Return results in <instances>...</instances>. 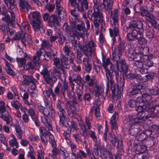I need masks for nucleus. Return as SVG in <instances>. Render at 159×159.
Returning a JSON list of instances; mask_svg holds the SVG:
<instances>
[{
	"label": "nucleus",
	"mask_w": 159,
	"mask_h": 159,
	"mask_svg": "<svg viewBox=\"0 0 159 159\" xmlns=\"http://www.w3.org/2000/svg\"><path fill=\"white\" fill-rule=\"evenodd\" d=\"M136 110L138 113L137 117L135 115H129L128 120L130 123L131 128H133L134 125H141L145 120L151 117V116L145 115V111L155 116L157 114V111H156V106L151 105L148 102L147 104L143 106H138L136 107Z\"/></svg>",
	"instance_id": "1"
},
{
	"label": "nucleus",
	"mask_w": 159,
	"mask_h": 159,
	"mask_svg": "<svg viewBox=\"0 0 159 159\" xmlns=\"http://www.w3.org/2000/svg\"><path fill=\"white\" fill-rule=\"evenodd\" d=\"M119 16V11L117 9L111 11V27L109 30L110 35L112 38V45L116 41V37L120 35Z\"/></svg>",
	"instance_id": "2"
},
{
	"label": "nucleus",
	"mask_w": 159,
	"mask_h": 159,
	"mask_svg": "<svg viewBox=\"0 0 159 159\" xmlns=\"http://www.w3.org/2000/svg\"><path fill=\"white\" fill-rule=\"evenodd\" d=\"M63 50L64 54H61L60 60L63 67L67 68V66L69 65V62L72 63L75 58V55L70 45L66 43L63 47Z\"/></svg>",
	"instance_id": "3"
},
{
	"label": "nucleus",
	"mask_w": 159,
	"mask_h": 159,
	"mask_svg": "<svg viewBox=\"0 0 159 159\" xmlns=\"http://www.w3.org/2000/svg\"><path fill=\"white\" fill-rule=\"evenodd\" d=\"M40 73L43 76L45 82L51 86H53L54 83L57 81V77L59 78H60L57 74L54 73L53 70L51 72L45 68L42 70Z\"/></svg>",
	"instance_id": "4"
},
{
	"label": "nucleus",
	"mask_w": 159,
	"mask_h": 159,
	"mask_svg": "<svg viewBox=\"0 0 159 159\" xmlns=\"http://www.w3.org/2000/svg\"><path fill=\"white\" fill-rule=\"evenodd\" d=\"M63 104V102L60 100H58L56 104V107L58 110L57 113L60 118V125L62 127L64 125L65 115L66 114L65 110L62 107V105Z\"/></svg>",
	"instance_id": "5"
},
{
	"label": "nucleus",
	"mask_w": 159,
	"mask_h": 159,
	"mask_svg": "<svg viewBox=\"0 0 159 159\" xmlns=\"http://www.w3.org/2000/svg\"><path fill=\"white\" fill-rule=\"evenodd\" d=\"M87 16L92 20L93 17L99 19L103 17L102 11L99 8V7L93 8V11L92 8H89L87 11Z\"/></svg>",
	"instance_id": "6"
},
{
	"label": "nucleus",
	"mask_w": 159,
	"mask_h": 159,
	"mask_svg": "<svg viewBox=\"0 0 159 159\" xmlns=\"http://www.w3.org/2000/svg\"><path fill=\"white\" fill-rule=\"evenodd\" d=\"M96 44L91 40L85 46H83V51L86 57H91L92 52L95 50Z\"/></svg>",
	"instance_id": "7"
},
{
	"label": "nucleus",
	"mask_w": 159,
	"mask_h": 159,
	"mask_svg": "<svg viewBox=\"0 0 159 159\" xmlns=\"http://www.w3.org/2000/svg\"><path fill=\"white\" fill-rule=\"evenodd\" d=\"M129 124V129L131 130V132H132L134 135H136L137 134L136 136V138L138 140L140 141H143L146 138V135L145 134L144 132L140 133L138 134L139 132V129L138 128H136V127H138V125H137L136 126V125H134V127L133 128H131L130 123Z\"/></svg>",
	"instance_id": "8"
},
{
	"label": "nucleus",
	"mask_w": 159,
	"mask_h": 159,
	"mask_svg": "<svg viewBox=\"0 0 159 159\" xmlns=\"http://www.w3.org/2000/svg\"><path fill=\"white\" fill-rule=\"evenodd\" d=\"M60 60L58 57H54L53 59V64L55 66L53 67V70L54 71V73L57 74L61 77L60 71L63 70L62 68L63 66Z\"/></svg>",
	"instance_id": "9"
},
{
	"label": "nucleus",
	"mask_w": 159,
	"mask_h": 159,
	"mask_svg": "<svg viewBox=\"0 0 159 159\" xmlns=\"http://www.w3.org/2000/svg\"><path fill=\"white\" fill-rule=\"evenodd\" d=\"M32 25L35 32L40 31L42 33L45 32V29L42 21L40 20H33L32 22Z\"/></svg>",
	"instance_id": "10"
},
{
	"label": "nucleus",
	"mask_w": 159,
	"mask_h": 159,
	"mask_svg": "<svg viewBox=\"0 0 159 159\" xmlns=\"http://www.w3.org/2000/svg\"><path fill=\"white\" fill-rule=\"evenodd\" d=\"M81 6L80 7L79 5H77V7L74 8L73 9L71 10L70 12L71 15L73 16V18L75 20H77L80 18V12H84L86 10L85 8H83V10H81Z\"/></svg>",
	"instance_id": "11"
},
{
	"label": "nucleus",
	"mask_w": 159,
	"mask_h": 159,
	"mask_svg": "<svg viewBox=\"0 0 159 159\" xmlns=\"http://www.w3.org/2000/svg\"><path fill=\"white\" fill-rule=\"evenodd\" d=\"M19 6L20 10L25 13H27L29 10L31 8V7L27 0L19 2Z\"/></svg>",
	"instance_id": "12"
},
{
	"label": "nucleus",
	"mask_w": 159,
	"mask_h": 159,
	"mask_svg": "<svg viewBox=\"0 0 159 159\" xmlns=\"http://www.w3.org/2000/svg\"><path fill=\"white\" fill-rule=\"evenodd\" d=\"M9 12L11 14V18L8 15L6 14L4 15L5 16L2 18V21L6 22L7 24H9L13 22L15 20V12L16 11L8 10Z\"/></svg>",
	"instance_id": "13"
},
{
	"label": "nucleus",
	"mask_w": 159,
	"mask_h": 159,
	"mask_svg": "<svg viewBox=\"0 0 159 159\" xmlns=\"http://www.w3.org/2000/svg\"><path fill=\"white\" fill-rule=\"evenodd\" d=\"M87 57V58H84L83 59V64L85 70L86 71L89 72L92 69V65L91 63V57Z\"/></svg>",
	"instance_id": "14"
},
{
	"label": "nucleus",
	"mask_w": 159,
	"mask_h": 159,
	"mask_svg": "<svg viewBox=\"0 0 159 159\" xmlns=\"http://www.w3.org/2000/svg\"><path fill=\"white\" fill-rule=\"evenodd\" d=\"M67 143L70 146L71 151V159H76V146L72 141H67Z\"/></svg>",
	"instance_id": "15"
},
{
	"label": "nucleus",
	"mask_w": 159,
	"mask_h": 159,
	"mask_svg": "<svg viewBox=\"0 0 159 159\" xmlns=\"http://www.w3.org/2000/svg\"><path fill=\"white\" fill-rule=\"evenodd\" d=\"M102 66L104 68H108L107 66H109V69H112L113 65L110 58L109 57L107 58L103 54H102Z\"/></svg>",
	"instance_id": "16"
},
{
	"label": "nucleus",
	"mask_w": 159,
	"mask_h": 159,
	"mask_svg": "<svg viewBox=\"0 0 159 159\" xmlns=\"http://www.w3.org/2000/svg\"><path fill=\"white\" fill-rule=\"evenodd\" d=\"M119 117L118 113L117 112H115L112 115L110 121L111 127L112 129L116 130L117 129L116 122L118 120Z\"/></svg>",
	"instance_id": "17"
},
{
	"label": "nucleus",
	"mask_w": 159,
	"mask_h": 159,
	"mask_svg": "<svg viewBox=\"0 0 159 159\" xmlns=\"http://www.w3.org/2000/svg\"><path fill=\"white\" fill-rule=\"evenodd\" d=\"M85 81L89 86L93 87L97 82V80L94 75L90 76L89 75H87L85 76Z\"/></svg>",
	"instance_id": "18"
},
{
	"label": "nucleus",
	"mask_w": 159,
	"mask_h": 159,
	"mask_svg": "<svg viewBox=\"0 0 159 159\" xmlns=\"http://www.w3.org/2000/svg\"><path fill=\"white\" fill-rule=\"evenodd\" d=\"M23 80L22 81V83L23 84L27 86L30 85L31 84L32 81L36 84L37 83V80L35 79L32 76H23Z\"/></svg>",
	"instance_id": "19"
},
{
	"label": "nucleus",
	"mask_w": 159,
	"mask_h": 159,
	"mask_svg": "<svg viewBox=\"0 0 159 159\" xmlns=\"http://www.w3.org/2000/svg\"><path fill=\"white\" fill-rule=\"evenodd\" d=\"M4 3L8 7V10L16 11V7L14 0H3Z\"/></svg>",
	"instance_id": "20"
},
{
	"label": "nucleus",
	"mask_w": 159,
	"mask_h": 159,
	"mask_svg": "<svg viewBox=\"0 0 159 159\" xmlns=\"http://www.w3.org/2000/svg\"><path fill=\"white\" fill-rule=\"evenodd\" d=\"M129 27L131 29H142L143 28V23L140 20H134L131 21L129 25Z\"/></svg>",
	"instance_id": "21"
},
{
	"label": "nucleus",
	"mask_w": 159,
	"mask_h": 159,
	"mask_svg": "<svg viewBox=\"0 0 159 159\" xmlns=\"http://www.w3.org/2000/svg\"><path fill=\"white\" fill-rule=\"evenodd\" d=\"M41 48L42 49L46 48L47 49H50L52 51H54L55 49L52 45L50 43L49 41L43 39L42 41L41 44Z\"/></svg>",
	"instance_id": "22"
},
{
	"label": "nucleus",
	"mask_w": 159,
	"mask_h": 159,
	"mask_svg": "<svg viewBox=\"0 0 159 159\" xmlns=\"http://www.w3.org/2000/svg\"><path fill=\"white\" fill-rule=\"evenodd\" d=\"M49 116H41V120L42 122L44 124V125L48 129V130L52 131L53 128L52 125L48 121V118Z\"/></svg>",
	"instance_id": "23"
},
{
	"label": "nucleus",
	"mask_w": 159,
	"mask_h": 159,
	"mask_svg": "<svg viewBox=\"0 0 159 159\" xmlns=\"http://www.w3.org/2000/svg\"><path fill=\"white\" fill-rule=\"evenodd\" d=\"M37 107L39 111L44 116H49V111L47 108L42 106L40 103H38Z\"/></svg>",
	"instance_id": "24"
},
{
	"label": "nucleus",
	"mask_w": 159,
	"mask_h": 159,
	"mask_svg": "<svg viewBox=\"0 0 159 159\" xmlns=\"http://www.w3.org/2000/svg\"><path fill=\"white\" fill-rule=\"evenodd\" d=\"M4 61L5 64V69L7 74L10 75H15V73L12 70L13 68L12 65L6 60H5Z\"/></svg>",
	"instance_id": "25"
},
{
	"label": "nucleus",
	"mask_w": 159,
	"mask_h": 159,
	"mask_svg": "<svg viewBox=\"0 0 159 159\" xmlns=\"http://www.w3.org/2000/svg\"><path fill=\"white\" fill-rule=\"evenodd\" d=\"M24 57H17L16 58V61L19 67L23 66V68L25 67V65L27 60V59H26L27 56V54L26 53H24Z\"/></svg>",
	"instance_id": "26"
},
{
	"label": "nucleus",
	"mask_w": 159,
	"mask_h": 159,
	"mask_svg": "<svg viewBox=\"0 0 159 159\" xmlns=\"http://www.w3.org/2000/svg\"><path fill=\"white\" fill-rule=\"evenodd\" d=\"M134 149L136 153L142 154L146 150L147 147L144 145L138 144L134 146Z\"/></svg>",
	"instance_id": "27"
},
{
	"label": "nucleus",
	"mask_w": 159,
	"mask_h": 159,
	"mask_svg": "<svg viewBox=\"0 0 159 159\" xmlns=\"http://www.w3.org/2000/svg\"><path fill=\"white\" fill-rule=\"evenodd\" d=\"M143 87L142 85L139 84L134 86L130 92V96L132 97L138 94L139 92H141V90L143 89Z\"/></svg>",
	"instance_id": "28"
},
{
	"label": "nucleus",
	"mask_w": 159,
	"mask_h": 159,
	"mask_svg": "<svg viewBox=\"0 0 159 159\" xmlns=\"http://www.w3.org/2000/svg\"><path fill=\"white\" fill-rule=\"evenodd\" d=\"M141 60L143 62L145 66L150 67L153 65V61L149 59L147 55L142 56Z\"/></svg>",
	"instance_id": "29"
},
{
	"label": "nucleus",
	"mask_w": 159,
	"mask_h": 159,
	"mask_svg": "<svg viewBox=\"0 0 159 159\" xmlns=\"http://www.w3.org/2000/svg\"><path fill=\"white\" fill-rule=\"evenodd\" d=\"M24 91V93L23 96H22V100L25 104L30 107L31 105H33V102L32 100L30 101V102H29L28 100V99L29 98V93L26 92L25 90Z\"/></svg>",
	"instance_id": "30"
},
{
	"label": "nucleus",
	"mask_w": 159,
	"mask_h": 159,
	"mask_svg": "<svg viewBox=\"0 0 159 159\" xmlns=\"http://www.w3.org/2000/svg\"><path fill=\"white\" fill-rule=\"evenodd\" d=\"M102 4L106 11L112 8L114 0H102Z\"/></svg>",
	"instance_id": "31"
},
{
	"label": "nucleus",
	"mask_w": 159,
	"mask_h": 159,
	"mask_svg": "<svg viewBox=\"0 0 159 159\" xmlns=\"http://www.w3.org/2000/svg\"><path fill=\"white\" fill-rule=\"evenodd\" d=\"M0 118L5 121L7 125L9 124L11 126L13 125L12 119L9 114L1 115H0Z\"/></svg>",
	"instance_id": "32"
},
{
	"label": "nucleus",
	"mask_w": 159,
	"mask_h": 159,
	"mask_svg": "<svg viewBox=\"0 0 159 159\" xmlns=\"http://www.w3.org/2000/svg\"><path fill=\"white\" fill-rule=\"evenodd\" d=\"M122 54L120 53H116L115 51L113 53H112L113 60L114 61H116V67L118 69L119 68V63L121 61V60H120V58Z\"/></svg>",
	"instance_id": "33"
},
{
	"label": "nucleus",
	"mask_w": 159,
	"mask_h": 159,
	"mask_svg": "<svg viewBox=\"0 0 159 159\" xmlns=\"http://www.w3.org/2000/svg\"><path fill=\"white\" fill-rule=\"evenodd\" d=\"M120 65V66L119 69L120 71L126 74L128 71V66L127 65L125 60L124 59H121V61L119 63Z\"/></svg>",
	"instance_id": "34"
},
{
	"label": "nucleus",
	"mask_w": 159,
	"mask_h": 159,
	"mask_svg": "<svg viewBox=\"0 0 159 159\" xmlns=\"http://www.w3.org/2000/svg\"><path fill=\"white\" fill-rule=\"evenodd\" d=\"M76 28L78 31H81L78 33L79 36L80 37H83L85 32L84 30H85V25L83 22H82L80 24L77 25Z\"/></svg>",
	"instance_id": "35"
},
{
	"label": "nucleus",
	"mask_w": 159,
	"mask_h": 159,
	"mask_svg": "<svg viewBox=\"0 0 159 159\" xmlns=\"http://www.w3.org/2000/svg\"><path fill=\"white\" fill-rule=\"evenodd\" d=\"M93 150L92 151V155L94 156H98L99 155V150L100 148V144L98 143L97 140L96 142H94Z\"/></svg>",
	"instance_id": "36"
},
{
	"label": "nucleus",
	"mask_w": 159,
	"mask_h": 159,
	"mask_svg": "<svg viewBox=\"0 0 159 159\" xmlns=\"http://www.w3.org/2000/svg\"><path fill=\"white\" fill-rule=\"evenodd\" d=\"M141 29L137 28V29H131V33L132 35L135 37L136 39L140 38L142 35H143V33L140 32Z\"/></svg>",
	"instance_id": "37"
},
{
	"label": "nucleus",
	"mask_w": 159,
	"mask_h": 159,
	"mask_svg": "<svg viewBox=\"0 0 159 159\" xmlns=\"http://www.w3.org/2000/svg\"><path fill=\"white\" fill-rule=\"evenodd\" d=\"M39 148L37 151V157L38 159H44V152L43 147L41 145L39 146Z\"/></svg>",
	"instance_id": "38"
},
{
	"label": "nucleus",
	"mask_w": 159,
	"mask_h": 159,
	"mask_svg": "<svg viewBox=\"0 0 159 159\" xmlns=\"http://www.w3.org/2000/svg\"><path fill=\"white\" fill-rule=\"evenodd\" d=\"M76 159H86L87 158V154L84 151L80 149L76 152Z\"/></svg>",
	"instance_id": "39"
},
{
	"label": "nucleus",
	"mask_w": 159,
	"mask_h": 159,
	"mask_svg": "<svg viewBox=\"0 0 159 159\" xmlns=\"http://www.w3.org/2000/svg\"><path fill=\"white\" fill-rule=\"evenodd\" d=\"M147 17L148 19H146L147 20L151 23L152 25H156L157 24V18L153 15L149 13Z\"/></svg>",
	"instance_id": "40"
},
{
	"label": "nucleus",
	"mask_w": 159,
	"mask_h": 159,
	"mask_svg": "<svg viewBox=\"0 0 159 159\" xmlns=\"http://www.w3.org/2000/svg\"><path fill=\"white\" fill-rule=\"evenodd\" d=\"M125 48V44L123 43H120L117 46L115 50L116 53H122Z\"/></svg>",
	"instance_id": "41"
},
{
	"label": "nucleus",
	"mask_w": 159,
	"mask_h": 159,
	"mask_svg": "<svg viewBox=\"0 0 159 159\" xmlns=\"http://www.w3.org/2000/svg\"><path fill=\"white\" fill-rule=\"evenodd\" d=\"M95 96L96 97H99L101 96L104 93V89L102 87H99L97 86L94 89Z\"/></svg>",
	"instance_id": "42"
},
{
	"label": "nucleus",
	"mask_w": 159,
	"mask_h": 159,
	"mask_svg": "<svg viewBox=\"0 0 159 159\" xmlns=\"http://www.w3.org/2000/svg\"><path fill=\"white\" fill-rule=\"evenodd\" d=\"M129 55L130 57L135 61H138L142 56H141L140 54H138L135 51L133 52L132 53H129Z\"/></svg>",
	"instance_id": "43"
},
{
	"label": "nucleus",
	"mask_w": 159,
	"mask_h": 159,
	"mask_svg": "<svg viewBox=\"0 0 159 159\" xmlns=\"http://www.w3.org/2000/svg\"><path fill=\"white\" fill-rule=\"evenodd\" d=\"M56 10L58 15L60 19H62L66 17V11L62 7L61 9H58Z\"/></svg>",
	"instance_id": "44"
},
{
	"label": "nucleus",
	"mask_w": 159,
	"mask_h": 159,
	"mask_svg": "<svg viewBox=\"0 0 159 159\" xmlns=\"http://www.w3.org/2000/svg\"><path fill=\"white\" fill-rule=\"evenodd\" d=\"M30 27V25L28 22H23L21 24V32L24 33L23 31L24 30L25 33H26L28 32Z\"/></svg>",
	"instance_id": "45"
},
{
	"label": "nucleus",
	"mask_w": 159,
	"mask_h": 159,
	"mask_svg": "<svg viewBox=\"0 0 159 159\" xmlns=\"http://www.w3.org/2000/svg\"><path fill=\"white\" fill-rule=\"evenodd\" d=\"M43 52L41 49L36 50L35 55L34 57L33 61L35 62H38L40 59V57L42 55Z\"/></svg>",
	"instance_id": "46"
},
{
	"label": "nucleus",
	"mask_w": 159,
	"mask_h": 159,
	"mask_svg": "<svg viewBox=\"0 0 159 159\" xmlns=\"http://www.w3.org/2000/svg\"><path fill=\"white\" fill-rule=\"evenodd\" d=\"M49 21L52 23L53 25H59V21L58 19L54 15H52L49 17Z\"/></svg>",
	"instance_id": "47"
},
{
	"label": "nucleus",
	"mask_w": 159,
	"mask_h": 159,
	"mask_svg": "<svg viewBox=\"0 0 159 159\" xmlns=\"http://www.w3.org/2000/svg\"><path fill=\"white\" fill-rule=\"evenodd\" d=\"M139 50L142 56L147 55L146 54L148 53L149 49L148 48L145 46H141L139 47Z\"/></svg>",
	"instance_id": "48"
},
{
	"label": "nucleus",
	"mask_w": 159,
	"mask_h": 159,
	"mask_svg": "<svg viewBox=\"0 0 159 159\" xmlns=\"http://www.w3.org/2000/svg\"><path fill=\"white\" fill-rule=\"evenodd\" d=\"M71 43L74 47V49L76 50L77 52L79 51V48H80V50L83 51V46L78 43L75 40H73L71 41Z\"/></svg>",
	"instance_id": "49"
},
{
	"label": "nucleus",
	"mask_w": 159,
	"mask_h": 159,
	"mask_svg": "<svg viewBox=\"0 0 159 159\" xmlns=\"http://www.w3.org/2000/svg\"><path fill=\"white\" fill-rule=\"evenodd\" d=\"M141 59L142 57L140 59H139L138 61H136L135 63H134V66H136L139 69L144 67L143 62L142 61Z\"/></svg>",
	"instance_id": "50"
},
{
	"label": "nucleus",
	"mask_w": 159,
	"mask_h": 159,
	"mask_svg": "<svg viewBox=\"0 0 159 159\" xmlns=\"http://www.w3.org/2000/svg\"><path fill=\"white\" fill-rule=\"evenodd\" d=\"M48 135L49 139V142L51 145L52 147H54L57 146L55 140L53 135H52L50 132H48Z\"/></svg>",
	"instance_id": "51"
},
{
	"label": "nucleus",
	"mask_w": 159,
	"mask_h": 159,
	"mask_svg": "<svg viewBox=\"0 0 159 159\" xmlns=\"http://www.w3.org/2000/svg\"><path fill=\"white\" fill-rule=\"evenodd\" d=\"M78 1L80 3L81 10H83V7L85 8V10L88 9L89 4L87 0H78Z\"/></svg>",
	"instance_id": "52"
},
{
	"label": "nucleus",
	"mask_w": 159,
	"mask_h": 159,
	"mask_svg": "<svg viewBox=\"0 0 159 159\" xmlns=\"http://www.w3.org/2000/svg\"><path fill=\"white\" fill-rule=\"evenodd\" d=\"M39 136H44L45 137L47 136L48 132L46 128L43 126H40L39 128Z\"/></svg>",
	"instance_id": "53"
},
{
	"label": "nucleus",
	"mask_w": 159,
	"mask_h": 159,
	"mask_svg": "<svg viewBox=\"0 0 159 159\" xmlns=\"http://www.w3.org/2000/svg\"><path fill=\"white\" fill-rule=\"evenodd\" d=\"M86 152H87V156L89 157V159H98V158L97 157L98 156H94L92 155V151H91L89 148H85Z\"/></svg>",
	"instance_id": "54"
},
{
	"label": "nucleus",
	"mask_w": 159,
	"mask_h": 159,
	"mask_svg": "<svg viewBox=\"0 0 159 159\" xmlns=\"http://www.w3.org/2000/svg\"><path fill=\"white\" fill-rule=\"evenodd\" d=\"M73 81L78 84H80L81 82V78L80 76L77 74H74L72 75Z\"/></svg>",
	"instance_id": "55"
},
{
	"label": "nucleus",
	"mask_w": 159,
	"mask_h": 159,
	"mask_svg": "<svg viewBox=\"0 0 159 159\" xmlns=\"http://www.w3.org/2000/svg\"><path fill=\"white\" fill-rule=\"evenodd\" d=\"M11 106L16 110H18L20 108L21 104L17 100L11 102Z\"/></svg>",
	"instance_id": "56"
},
{
	"label": "nucleus",
	"mask_w": 159,
	"mask_h": 159,
	"mask_svg": "<svg viewBox=\"0 0 159 159\" xmlns=\"http://www.w3.org/2000/svg\"><path fill=\"white\" fill-rule=\"evenodd\" d=\"M35 62H28L25 65V67L24 68L27 70H29L30 69H34L35 66Z\"/></svg>",
	"instance_id": "57"
},
{
	"label": "nucleus",
	"mask_w": 159,
	"mask_h": 159,
	"mask_svg": "<svg viewBox=\"0 0 159 159\" xmlns=\"http://www.w3.org/2000/svg\"><path fill=\"white\" fill-rule=\"evenodd\" d=\"M51 87H47V89L43 92V93L45 97H48L52 93V86Z\"/></svg>",
	"instance_id": "58"
},
{
	"label": "nucleus",
	"mask_w": 159,
	"mask_h": 159,
	"mask_svg": "<svg viewBox=\"0 0 159 159\" xmlns=\"http://www.w3.org/2000/svg\"><path fill=\"white\" fill-rule=\"evenodd\" d=\"M105 70L106 78L107 80H109V78H112V70H110L108 68H104Z\"/></svg>",
	"instance_id": "59"
},
{
	"label": "nucleus",
	"mask_w": 159,
	"mask_h": 159,
	"mask_svg": "<svg viewBox=\"0 0 159 159\" xmlns=\"http://www.w3.org/2000/svg\"><path fill=\"white\" fill-rule=\"evenodd\" d=\"M68 87V85L65 82H64L61 86V94L63 95L64 98H65L64 94L66 90H67Z\"/></svg>",
	"instance_id": "60"
},
{
	"label": "nucleus",
	"mask_w": 159,
	"mask_h": 159,
	"mask_svg": "<svg viewBox=\"0 0 159 159\" xmlns=\"http://www.w3.org/2000/svg\"><path fill=\"white\" fill-rule=\"evenodd\" d=\"M6 111L5 103L3 101L0 102V115H3V113Z\"/></svg>",
	"instance_id": "61"
},
{
	"label": "nucleus",
	"mask_w": 159,
	"mask_h": 159,
	"mask_svg": "<svg viewBox=\"0 0 159 159\" xmlns=\"http://www.w3.org/2000/svg\"><path fill=\"white\" fill-rule=\"evenodd\" d=\"M23 33L21 32H18L16 33L12 37L11 39V41L12 42L13 40H19L20 39L22 36Z\"/></svg>",
	"instance_id": "62"
},
{
	"label": "nucleus",
	"mask_w": 159,
	"mask_h": 159,
	"mask_svg": "<svg viewBox=\"0 0 159 159\" xmlns=\"http://www.w3.org/2000/svg\"><path fill=\"white\" fill-rule=\"evenodd\" d=\"M9 146L11 147L15 146L16 148H19V143L17 140H11L9 142Z\"/></svg>",
	"instance_id": "63"
},
{
	"label": "nucleus",
	"mask_w": 159,
	"mask_h": 159,
	"mask_svg": "<svg viewBox=\"0 0 159 159\" xmlns=\"http://www.w3.org/2000/svg\"><path fill=\"white\" fill-rule=\"evenodd\" d=\"M28 113L31 117V119L35 118V117L38 116L37 115H36L34 110L32 108H30L28 110Z\"/></svg>",
	"instance_id": "64"
}]
</instances>
